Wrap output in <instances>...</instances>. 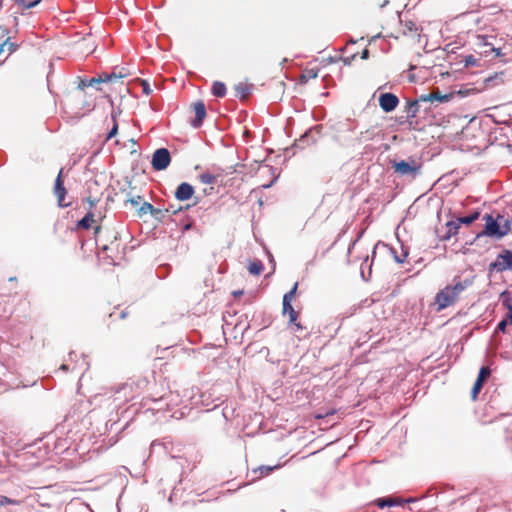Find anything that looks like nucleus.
<instances>
[{"instance_id": "f3484780", "label": "nucleus", "mask_w": 512, "mask_h": 512, "mask_svg": "<svg viewBox=\"0 0 512 512\" xmlns=\"http://www.w3.org/2000/svg\"><path fill=\"white\" fill-rule=\"evenodd\" d=\"M502 304L507 308L508 313L505 320L509 321V324L512 325V299L508 292H503L501 294Z\"/></svg>"}, {"instance_id": "37998d69", "label": "nucleus", "mask_w": 512, "mask_h": 512, "mask_svg": "<svg viewBox=\"0 0 512 512\" xmlns=\"http://www.w3.org/2000/svg\"><path fill=\"white\" fill-rule=\"evenodd\" d=\"M213 191H214V188H213V187H210V188H205V189L203 190V193H204L205 195H210V194H212V193H213Z\"/></svg>"}, {"instance_id": "c756f323", "label": "nucleus", "mask_w": 512, "mask_h": 512, "mask_svg": "<svg viewBox=\"0 0 512 512\" xmlns=\"http://www.w3.org/2000/svg\"><path fill=\"white\" fill-rule=\"evenodd\" d=\"M153 211V205L149 202H143L141 206L138 209V215L141 217L147 213H152Z\"/></svg>"}, {"instance_id": "09e8293b", "label": "nucleus", "mask_w": 512, "mask_h": 512, "mask_svg": "<svg viewBox=\"0 0 512 512\" xmlns=\"http://www.w3.org/2000/svg\"><path fill=\"white\" fill-rule=\"evenodd\" d=\"M233 294H234L235 296H238V295H242V294H243V292H242V291H235Z\"/></svg>"}, {"instance_id": "ddd939ff", "label": "nucleus", "mask_w": 512, "mask_h": 512, "mask_svg": "<svg viewBox=\"0 0 512 512\" xmlns=\"http://www.w3.org/2000/svg\"><path fill=\"white\" fill-rule=\"evenodd\" d=\"M495 266L499 270L512 269V250H505L501 253L497 258Z\"/></svg>"}, {"instance_id": "6e6552de", "label": "nucleus", "mask_w": 512, "mask_h": 512, "mask_svg": "<svg viewBox=\"0 0 512 512\" xmlns=\"http://www.w3.org/2000/svg\"><path fill=\"white\" fill-rule=\"evenodd\" d=\"M399 104L398 97L393 93H383L379 97V105L385 112L393 111Z\"/></svg>"}, {"instance_id": "c9c22d12", "label": "nucleus", "mask_w": 512, "mask_h": 512, "mask_svg": "<svg viewBox=\"0 0 512 512\" xmlns=\"http://www.w3.org/2000/svg\"><path fill=\"white\" fill-rule=\"evenodd\" d=\"M507 325H510V324H509V321H508V320L503 319V320H501V321L498 323V325H497V330H498V331H501V332H503V333H504V332L506 331V327H507Z\"/></svg>"}, {"instance_id": "8fccbe9b", "label": "nucleus", "mask_w": 512, "mask_h": 512, "mask_svg": "<svg viewBox=\"0 0 512 512\" xmlns=\"http://www.w3.org/2000/svg\"><path fill=\"white\" fill-rule=\"evenodd\" d=\"M190 226H191L190 224L186 225V226H185V229H189V228H190Z\"/></svg>"}, {"instance_id": "a19ab883", "label": "nucleus", "mask_w": 512, "mask_h": 512, "mask_svg": "<svg viewBox=\"0 0 512 512\" xmlns=\"http://www.w3.org/2000/svg\"><path fill=\"white\" fill-rule=\"evenodd\" d=\"M361 58L366 60L369 58V50L367 48H365L362 53H361Z\"/></svg>"}, {"instance_id": "ea45409f", "label": "nucleus", "mask_w": 512, "mask_h": 512, "mask_svg": "<svg viewBox=\"0 0 512 512\" xmlns=\"http://www.w3.org/2000/svg\"><path fill=\"white\" fill-rule=\"evenodd\" d=\"M94 229V235L97 236L101 232V225L100 223L94 224L92 227Z\"/></svg>"}, {"instance_id": "6ab92c4d", "label": "nucleus", "mask_w": 512, "mask_h": 512, "mask_svg": "<svg viewBox=\"0 0 512 512\" xmlns=\"http://www.w3.org/2000/svg\"><path fill=\"white\" fill-rule=\"evenodd\" d=\"M198 179L202 184L213 185L217 182L218 175L206 171L201 173Z\"/></svg>"}, {"instance_id": "423d86ee", "label": "nucleus", "mask_w": 512, "mask_h": 512, "mask_svg": "<svg viewBox=\"0 0 512 512\" xmlns=\"http://www.w3.org/2000/svg\"><path fill=\"white\" fill-rule=\"evenodd\" d=\"M421 165L414 159L410 161L401 160L393 163L394 171L401 175L415 174L420 170Z\"/></svg>"}, {"instance_id": "0eeeda50", "label": "nucleus", "mask_w": 512, "mask_h": 512, "mask_svg": "<svg viewBox=\"0 0 512 512\" xmlns=\"http://www.w3.org/2000/svg\"><path fill=\"white\" fill-rule=\"evenodd\" d=\"M491 370L489 367H482L479 371L478 377L471 390V399L475 401L484 385L486 379L490 376Z\"/></svg>"}, {"instance_id": "4468645a", "label": "nucleus", "mask_w": 512, "mask_h": 512, "mask_svg": "<svg viewBox=\"0 0 512 512\" xmlns=\"http://www.w3.org/2000/svg\"><path fill=\"white\" fill-rule=\"evenodd\" d=\"M252 88V84L239 82L234 86L235 96L241 100H246L250 96Z\"/></svg>"}, {"instance_id": "412c9836", "label": "nucleus", "mask_w": 512, "mask_h": 512, "mask_svg": "<svg viewBox=\"0 0 512 512\" xmlns=\"http://www.w3.org/2000/svg\"><path fill=\"white\" fill-rule=\"evenodd\" d=\"M226 85L221 81H215L212 85V94L216 97H224L226 95Z\"/></svg>"}, {"instance_id": "3c124183", "label": "nucleus", "mask_w": 512, "mask_h": 512, "mask_svg": "<svg viewBox=\"0 0 512 512\" xmlns=\"http://www.w3.org/2000/svg\"><path fill=\"white\" fill-rule=\"evenodd\" d=\"M3 0H0V8L2 7Z\"/></svg>"}, {"instance_id": "7c9ffc66", "label": "nucleus", "mask_w": 512, "mask_h": 512, "mask_svg": "<svg viewBox=\"0 0 512 512\" xmlns=\"http://www.w3.org/2000/svg\"><path fill=\"white\" fill-rule=\"evenodd\" d=\"M5 47H7L9 53H12L16 50V44L11 42L9 39L5 40L3 43H0V54L4 52Z\"/></svg>"}, {"instance_id": "f03ea898", "label": "nucleus", "mask_w": 512, "mask_h": 512, "mask_svg": "<svg viewBox=\"0 0 512 512\" xmlns=\"http://www.w3.org/2000/svg\"><path fill=\"white\" fill-rule=\"evenodd\" d=\"M123 76L112 74H104L102 76L93 77L90 79H80L78 89L86 93V89L89 87L95 88L99 92H106L102 85H109L112 82L119 81Z\"/></svg>"}, {"instance_id": "7ed1b4c3", "label": "nucleus", "mask_w": 512, "mask_h": 512, "mask_svg": "<svg viewBox=\"0 0 512 512\" xmlns=\"http://www.w3.org/2000/svg\"><path fill=\"white\" fill-rule=\"evenodd\" d=\"M484 220L486 221L485 229L483 230L482 233L478 234V236L486 235L489 237H496L500 239L507 235L511 230V226L508 221H505L504 225L500 226V224H498V222L493 218L492 215H485Z\"/></svg>"}, {"instance_id": "4c0bfd02", "label": "nucleus", "mask_w": 512, "mask_h": 512, "mask_svg": "<svg viewBox=\"0 0 512 512\" xmlns=\"http://www.w3.org/2000/svg\"><path fill=\"white\" fill-rule=\"evenodd\" d=\"M141 84H142L143 92L146 95H149L152 92L149 83L147 81L143 80Z\"/></svg>"}, {"instance_id": "c03bdc74", "label": "nucleus", "mask_w": 512, "mask_h": 512, "mask_svg": "<svg viewBox=\"0 0 512 512\" xmlns=\"http://www.w3.org/2000/svg\"><path fill=\"white\" fill-rule=\"evenodd\" d=\"M403 256H404L403 258H400V257H398V256H395V260H396L398 263H402V262H404V261H405V257L407 256V253H404V254H403Z\"/></svg>"}, {"instance_id": "4be33fe9", "label": "nucleus", "mask_w": 512, "mask_h": 512, "mask_svg": "<svg viewBox=\"0 0 512 512\" xmlns=\"http://www.w3.org/2000/svg\"><path fill=\"white\" fill-rule=\"evenodd\" d=\"M20 10L30 9L38 5L42 0H12Z\"/></svg>"}, {"instance_id": "cd10ccee", "label": "nucleus", "mask_w": 512, "mask_h": 512, "mask_svg": "<svg viewBox=\"0 0 512 512\" xmlns=\"http://www.w3.org/2000/svg\"><path fill=\"white\" fill-rule=\"evenodd\" d=\"M297 288H298V283H295L294 286L292 287V289L283 296V303L291 304L292 300L295 297Z\"/></svg>"}, {"instance_id": "72a5a7b5", "label": "nucleus", "mask_w": 512, "mask_h": 512, "mask_svg": "<svg viewBox=\"0 0 512 512\" xmlns=\"http://www.w3.org/2000/svg\"><path fill=\"white\" fill-rule=\"evenodd\" d=\"M191 207V205H186L185 207H182V206H179L178 208H175L174 205H169V207H167L165 209V212L167 213H171V214H177L178 212L182 211V210H187Z\"/></svg>"}, {"instance_id": "bb28decb", "label": "nucleus", "mask_w": 512, "mask_h": 512, "mask_svg": "<svg viewBox=\"0 0 512 512\" xmlns=\"http://www.w3.org/2000/svg\"><path fill=\"white\" fill-rule=\"evenodd\" d=\"M112 121H113V126H112L111 130L109 131V133L107 134L106 141L112 139L114 136H116V134L118 132V123H117V119H116V114H114V113H112Z\"/></svg>"}, {"instance_id": "9b49d317", "label": "nucleus", "mask_w": 512, "mask_h": 512, "mask_svg": "<svg viewBox=\"0 0 512 512\" xmlns=\"http://www.w3.org/2000/svg\"><path fill=\"white\" fill-rule=\"evenodd\" d=\"M193 194L194 187L187 182L181 183L174 193L175 198L179 201L189 200L193 196Z\"/></svg>"}, {"instance_id": "a878e982", "label": "nucleus", "mask_w": 512, "mask_h": 512, "mask_svg": "<svg viewBox=\"0 0 512 512\" xmlns=\"http://www.w3.org/2000/svg\"><path fill=\"white\" fill-rule=\"evenodd\" d=\"M280 465L275 466H260L255 472L259 471L260 475L259 477H265L268 476L272 471L275 469H278Z\"/></svg>"}, {"instance_id": "dca6fc26", "label": "nucleus", "mask_w": 512, "mask_h": 512, "mask_svg": "<svg viewBox=\"0 0 512 512\" xmlns=\"http://www.w3.org/2000/svg\"><path fill=\"white\" fill-rule=\"evenodd\" d=\"M422 102L420 97L413 101H408L405 106V111L408 118H415L419 112V104Z\"/></svg>"}, {"instance_id": "b1692460", "label": "nucleus", "mask_w": 512, "mask_h": 512, "mask_svg": "<svg viewBox=\"0 0 512 512\" xmlns=\"http://www.w3.org/2000/svg\"><path fill=\"white\" fill-rule=\"evenodd\" d=\"M398 504H400L399 500L394 499V498H390V497H388V498H380V499L376 500V505L379 508L391 507V506L398 505Z\"/></svg>"}, {"instance_id": "f257e3e1", "label": "nucleus", "mask_w": 512, "mask_h": 512, "mask_svg": "<svg viewBox=\"0 0 512 512\" xmlns=\"http://www.w3.org/2000/svg\"><path fill=\"white\" fill-rule=\"evenodd\" d=\"M474 278V276L466 278L455 276L451 284L446 285L436 293L434 297L436 310L441 311L454 305L459 300L460 295L473 285Z\"/></svg>"}, {"instance_id": "20e7f679", "label": "nucleus", "mask_w": 512, "mask_h": 512, "mask_svg": "<svg viewBox=\"0 0 512 512\" xmlns=\"http://www.w3.org/2000/svg\"><path fill=\"white\" fill-rule=\"evenodd\" d=\"M171 162L170 152L166 148L157 149L152 156V167L156 171L166 169Z\"/></svg>"}, {"instance_id": "f704fd0d", "label": "nucleus", "mask_w": 512, "mask_h": 512, "mask_svg": "<svg viewBox=\"0 0 512 512\" xmlns=\"http://www.w3.org/2000/svg\"><path fill=\"white\" fill-rule=\"evenodd\" d=\"M141 201H142V197L141 196L132 197V198L127 200V202H129L134 207H138L141 204Z\"/></svg>"}, {"instance_id": "393cba45", "label": "nucleus", "mask_w": 512, "mask_h": 512, "mask_svg": "<svg viewBox=\"0 0 512 512\" xmlns=\"http://www.w3.org/2000/svg\"><path fill=\"white\" fill-rule=\"evenodd\" d=\"M479 216H480V212L479 211H474V212H472L468 216L459 217L457 219L460 222V224L470 225L474 221H476L479 218Z\"/></svg>"}, {"instance_id": "f8f14e48", "label": "nucleus", "mask_w": 512, "mask_h": 512, "mask_svg": "<svg viewBox=\"0 0 512 512\" xmlns=\"http://www.w3.org/2000/svg\"><path fill=\"white\" fill-rule=\"evenodd\" d=\"M283 313L288 314L289 316V324H292L295 327V331H299L303 329V326L300 322H298V312L295 311L292 304L283 303Z\"/></svg>"}, {"instance_id": "39448f33", "label": "nucleus", "mask_w": 512, "mask_h": 512, "mask_svg": "<svg viewBox=\"0 0 512 512\" xmlns=\"http://www.w3.org/2000/svg\"><path fill=\"white\" fill-rule=\"evenodd\" d=\"M105 218V214L101 211L88 209L86 215L77 222L78 228L90 229L94 224L101 223Z\"/></svg>"}, {"instance_id": "2eb2a0df", "label": "nucleus", "mask_w": 512, "mask_h": 512, "mask_svg": "<svg viewBox=\"0 0 512 512\" xmlns=\"http://www.w3.org/2000/svg\"><path fill=\"white\" fill-rule=\"evenodd\" d=\"M450 99V95H442L439 89L433 90L429 94H423L420 96V100L423 102H447Z\"/></svg>"}, {"instance_id": "aec40b11", "label": "nucleus", "mask_w": 512, "mask_h": 512, "mask_svg": "<svg viewBox=\"0 0 512 512\" xmlns=\"http://www.w3.org/2000/svg\"><path fill=\"white\" fill-rule=\"evenodd\" d=\"M460 225L461 224L458 221V219H456L455 221L447 222V224H446L447 232H446L445 238L449 239L450 237L455 236L456 234H458Z\"/></svg>"}, {"instance_id": "5701e85b", "label": "nucleus", "mask_w": 512, "mask_h": 512, "mask_svg": "<svg viewBox=\"0 0 512 512\" xmlns=\"http://www.w3.org/2000/svg\"><path fill=\"white\" fill-rule=\"evenodd\" d=\"M263 263L260 260L251 261L248 264V271L252 275H260L263 271Z\"/></svg>"}, {"instance_id": "9d476101", "label": "nucleus", "mask_w": 512, "mask_h": 512, "mask_svg": "<svg viewBox=\"0 0 512 512\" xmlns=\"http://www.w3.org/2000/svg\"><path fill=\"white\" fill-rule=\"evenodd\" d=\"M191 107L195 113V117L191 120V125L195 128H198L202 125L204 119L206 118V107L202 101L193 103Z\"/></svg>"}, {"instance_id": "e433bc0d", "label": "nucleus", "mask_w": 512, "mask_h": 512, "mask_svg": "<svg viewBox=\"0 0 512 512\" xmlns=\"http://www.w3.org/2000/svg\"><path fill=\"white\" fill-rule=\"evenodd\" d=\"M335 411L334 410H329V411H326L324 413H315L314 414V418L316 419H322V418H325L327 416H330V415H334Z\"/></svg>"}, {"instance_id": "79ce46f5", "label": "nucleus", "mask_w": 512, "mask_h": 512, "mask_svg": "<svg viewBox=\"0 0 512 512\" xmlns=\"http://www.w3.org/2000/svg\"><path fill=\"white\" fill-rule=\"evenodd\" d=\"M128 314H129V312L127 311V309L122 310V311L119 313V318L124 319V318H126V316H127Z\"/></svg>"}, {"instance_id": "1a4fd4ad", "label": "nucleus", "mask_w": 512, "mask_h": 512, "mask_svg": "<svg viewBox=\"0 0 512 512\" xmlns=\"http://www.w3.org/2000/svg\"><path fill=\"white\" fill-rule=\"evenodd\" d=\"M62 172H63V169L60 170V172L55 180L54 194L57 197L58 205L60 207H67V206H69V203L64 202L67 191H66V188L64 187V181L62 179Z\"/></svg>"}, {"instance_id": "a211bd4d", "label": "nucleus", "mask_w": 512, "mask_h": 512, "mask_svg": "<svg viewBox=\"0 0 512 512\" xmlns=\"http://www.w3.org/2000/svg\"><path fill=\"white\" fill-rule=\"evenodd\" d=\"M319 69L318 68H306L303 70L300 81L301 83H307L308 81L315 79L318 77Z\"/></svg>"}, {"instance_id": "c85d7f7f", "label": "nucleus", "mask_w": 512, "mask_h": 512, "mask_svg": "<svg viewBox=\"0 0 512 512\" xmlns=\"http://www.w3.org/2000/svg\"><path fill=\"white\" fill-rule=\"evenodd\" d=\"M297 288H298V283H295L294 286L292 287V289L283 296V303L291 304L292 300L295 297Z\"/></svg>"}, {"instance_id": "2f4dec72", "label": "nucleus", "mask_w": 512, "mask_h": 512, "mask_svg": "<svg viewBox=\"0 0 512 512\" xmlns=\"http://www.w3.org/2000/svg\"><path fill=\"white\" fill-rule=\"evenodd\" d=\"M85 201L88 203V209L96 210V206L99 203L100 199L98 197L88 195L85 198Z\"/></svg>"}, {"instance_id": "473e14b6", "label": "nucleus", "mask_w": 512, "mask_h": 512, "mask_svg": "<svg viewBox=\"0 0 512 512\" xmlns=\"http://www.w3.org/2000/svg\"><path fill=\"white\" fill-rule=\"evenodd\" d=\"M20 501L16 499H11L7 496H0V506L5 505H19Z\"/></svg>"}, {"instance_id": "de8ad7c7", "label": "nucleus", "mask_w": 512, "mask_h": 512, "mask_svg": "<svg viewBox=\"0 0 512 512\" xmlns=\"http://www.w3.org/2000/svg\"><path fill=\"white\" fill-rule=\"evenodd\" d=\"M60 368L64 371L68 370V366L66 364H62Z\"/></svg>"}, {"instance_id": "49530a36", "label": "nucleus", "mask_w": 512, "mask_h": 512, "mask_svg": "<svg viewBox=\"0 0 512 512\" xmlns=\"http://www.w3.org/2000/svg\"><path fill=\"white\" fill-rule=\"evenodd\" d=\"M86 106H87L88 110H92L95 107V102L94 101L87 102Z\"/></svg>"}, {"instance_id": "58836bf2", "label": "nucleus", "mask_w": 512, "mask_h": 512, "mask_svg": "<svg viewBox=\"0 0 512 512\" xmlns=\"http://www.w3.org/2000/svg\"><path fill=\"white\" fill-rule=\"evenodd\" d=\"M162 213H163V211H162L161 209H157V208H154V207H153V211H152L151 215H152L154 218L159 219V218H160V216H162Z\"/></svg>"}, {"instance_id": "a18cd8bd", "label": "nucleus", "mask_w": 512, "mask_h": 512, "mask_svg": "<svg viewBox=\"0 0 512 512\" xmlns=\"http://www.w3.org/2000/svg\"><path fill=\"white\" fill-rule=\"evenodd\" d=\"M388 3H389V0H384L383 2H377V5H378L380 8H383V7H385Z\"/></svg>"}]
</instances>
